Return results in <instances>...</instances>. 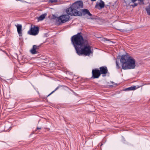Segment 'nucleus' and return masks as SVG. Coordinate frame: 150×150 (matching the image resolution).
Segmentation results:
<instances>
[{
    "instance_id": "1",
    "label": "nucleus",
    "mask_w": 150,
    "mask_h": 150,
    "mask_svg": "<svg viewBox=\"0 0 150 150\" xmlns=\"http://www.w3.org/2000/svg\"><path fill=\"white\" fill-rule=\"evenodd\" d=\"M81 33H78L71 38V40L76 51L77 53L79 55H83L89 56L93 54V50L88 44L87 41L84 40Z\"/></svg>"
},
{
    "instance_id": "2",
    "label": "nucleus",
    "mask_w": 150,
    "mask_h": 150,
    "mask_svg": "<svg viewBox=\"0 0 150 150\" xmlns=\"http://www.w3.org/2000/svg\"><path fill=\"white\" fill-rule=\"evenodd\" d=\"M120 62L122 68L124 70L134 69L136 67L135 60L128 55H122Z\"/></svg>"
},
{
    "instance_id": "3",
    "label": "nucleus",
    "mask_w": 150,
    "mask_h": 150,
    "mask_svg": "<svg viewBox=\"0 0 150 150\" xmlns=\"http://www.w3.org/2000/svg\"><path fill=\"white\" fill-rule=\"evenodd\" d=\"M83 3L82 1H76L66 9V13L71 16H80L81 15V13L79 11L83 8Z\"/></svg>"
},
{
    "instance_id": "4",
    "label": "nucleus",
    "mask_w": 150,
    "mask_h": 150,
    "mask_svg": "<svg viewBox=\"0 0 150 150\" xmlns=\"http://www.w3.org/2000/svg\"><path fill=\"white\" fill-rule=\"evenodd\" d=\"M70 18L69 15H63L57 18L58 21L61 23H64L69 21Z\"/></svg>"
},
{
    "instance_id": "5",
    "label": "nucleus",
    "mask_w": 150,
    "mask_h": 150,
    "mask_svg": "<svg viewBox=\"0 0 150 150\" xmlns=\"http://www.w3.org/2000/svg\"><path fill=\"white\" fill-rule=\"evenodd\" d=\"M39 28L38 27L34 26L31 27L30 29L28 31V33L30 35H35L39 33Z\"/></svg>"
},
{
    "instance_id": "6",
    "label": "nucleus",
    "mask_w": 150,
    "mask_h": 150,
    "mask_svg": "<svg viewBox=\"0 0 150 150\" xmlns=\"http://www.w3.org/2000/svg\"><path fill=\"white\" fill-rule=\"evenodd\" d=\"M92 76L91 78L93 79L98 78L101 75L99 70L98 69L92 70Z\"/></svg>"
},
{
    "instance_id": "7",
    "label": "nucleus",
    "mask_w": 150,
    "mask_h": 150,
    "mask_svg": "<svg viewBox=\"0 0 150 150\" xmlns=\"http://www.w3.org/2000/svg\"><path fill=\"white\" fill-rule=\"evenodd\" d=\"M40 46L34 45L33 46L32 48L30 50V52L33 54H35L37 53V50L39 49Z\"/></svg>"
},
{
    "instance_id": "8",
    "label": "nucleus",
    "mask_w": 150,
    "mask_h": 150,
    "mask_svg": "<svg viewBox=\"0 0 150 150\" xmlns=\"http://www.w3.org/2000/svg\"><path fill=\"white\" fill-rule=\"evenodd\" d=\"M100 74H106L108 71L107 67L106 66H103L100 67Z\"/></svg>"
},
{
    "instance_id": "9",
    "label": "nucleus",
    "mask_w": 150,
    "mask_h": 150,
    "mask_svg": "<svg viewBox=\"0 0 150 150\" xmlns=\"http://www.w3.org/2000/svg\"><path fill=\"white\" fill-rule=\"evenodd\" d=\"M16 26L17 28V32L19 36H22V26L21 25L18 24L17 25H16Z\"/></svg>"
},
{
    "instance_id": "10",
    "label": "nucleus",
    "mask_w": 150,
    "mask_h": 150,
    "mask_svg": "<svg viewBox=\"0 0 150 150\" xmlns=\"http://www.w3.org/2000/svg\"><path fill=\"white\" fill-rule=\"evenodd\" d=\"M99 6L100 8H103L105 6V4L104 3L103 1L102 0H100V2L99 4H96L95 7L96 8L97 7V6Z\"/></svg>"
},
{
    "instance_id": "11",
    "label": "nucleus",
    "mask_w": 150,
    "mask_h": 150,
    "mask_svg": "<svg viewBox=\"0 0 150 150\" xmlns=\"http://www.w3.org/2000/svg\"><path fill=\"white\" fill-rule=\"evenodd\" d=\"M137 89L136 87L135 86H131L126 88L125 89V90L126 91H130L134 90Z\"/></svg>"
},
{
    "instance_id": "12",
    "label": "nucleus",
    "mask_w": 150,
    "mask_h": 150,
    "mask_svg": "<svg viewBox=\"0 0 150 150\" xmlns=\"http://www.w3.org/2000/svg\"><path fill=\"white\" fill-rule=\"evenodd\" d=\"M46 14H43L41 15L38 18V21H41L46 16Z\"/></svg>"
},
{
    "instance_id": "13",
    "label": "nucleus",
    "mask_w": 150,
    "mask_h": 150,
    "mask_svg": "<svg viewBox=\"0 0 150 150\" xmlns=\"http://www.w3.org/2000/svg\"><path fill=\"white\" fill-rule=\"evenodd\" d=\"M82 11L85 13L88 14L90 16H92V14L90 13L89 10L87 9L83 10Z\"/></svg>"
},
{
    "instance_id": "14",
    "label": "nucleus",
    "mask_w": 150,
    "mask_h": 150,
    "mask_svg": "<svg viewBox=\"0 0 150 150\" xmlns=\"http://www.w3.org/2000/svg\"><path fill=\"white\" fill-rule=\"evenodd\" d=\"M146 11L147 12V14L150 15V4L146 8Z\"/></svg>"
},
{
    "instance_id": "15",
    "label": "nucleus",
    "mask_w": 150,
    "mask_h": 150,
    "mask_svg": "<svg viewBox=\"0 0 150 150\" xmlns=\"http://www.w3.org/2000/svg\"><path fill=\"white\" fill-rule=\"evenodd\" d=\"M116 63L117 68V69H119L120 67L119 63L117 62V61H116Z\"/></svg>"
},
{
    "instance_id": "16",
    "label": "nucleus",
    "mask_w": 150,
    "mask_h": 150,
    "mask_svg": "<svg viewBox=\"0 0 150 150\" xmlns=\"http://www.w3.org/2000/svg\"><path fill=\"white\" fill-rule=\"evenodd\" d=\"M59 88V87L58 86L54 90V91H52L50 94L48 96H50V95H51V94H52V93H53L56 90H57V89H58Z\"/></svg>"
},
{
    "instance_id": "17",
    "label": "nucleus",
    "mask_w": 150,
    "mask_h": 150,
    "mask_svg": "<svg viewBox=\"0 0 150 150\" xmlns=\"http://www.w3.org/2000/svg\"><path fill=\"white\" fill-rule=\"evenodd\" d=\"M57 1V0H50V1L51 3L56 2Z\"/></svg>"
},
{
    "instance_id": "18",
    "label": "nucleus",
    "mask_w": 150,
    "mask_h": 150,
    "mask_svg": "<svg viewBox=\"0 0 150 150\" xmlns=\"http://www.w3.org/2000/svg\"><path fill=\"white\" fill-rule=\"evenodd\" d=\"M41 129V127H37L35 131H36L37 130H38V129Z\"/></svg>"
},
{
    "instance_id": "19",
    "label": "nucleus",
    "mask_w": 150,
    "mask_h": 150,
    "mask_svg": "<svg viewBox=\"0 0 150 150\" xmlns=\"http://www.w3.org/2000/svg\"><path fill=\"white\" fill-rule=\"evenodd\" d=\"M137 3H136V4H134V6H137Z\"/></svg>"
},
{
    "instance_id": "20",
    "label": "nucleus",
    "mask_w": 150,
    "mask_h": 150,
    "mask_svg": "<svg viewBox=\"0 0 150 150\" xmlns=\"http://www.w3.org/2000/svg\"><path fill=\"white\" fill-rule=\"evenodd\" d=\"M103 145V144L102 143H101V144H100V146H102V145Z\"/></svg>"
},
{
    "instance_id": "21",
    "label": "nucleus",
    "mask_w": 150,
    "mask_h": 150,
    "mask_svg": "<svg viewBox=\"0 0 150 150\" xmlns=\"http://www.w3.org/2000/svg\"><path fill=\"white\" fill-rule=\"evenodd\" d=\"M91 0L92 1H96V0Z\"/></svg>"
},
{
    "instance_id": "22",
    "label": "nucleus",
    "mask_w": 150,
    "mask_h": 150,
    "mask_svg": "<svg viewBox=\"0 0 150 150\" xmlns=\"http://www.w3.org/2000/svg\"><path fill=\"white\" fill-rule=\"evenodd\" d=\"M118 30H120V29H118Z\"/></svg>"
},
{
    "instance_id": "23",
    "label": "nucleus",
    "mask_w": 150,
    "mask_h": 150,
    "mask_svg": "<svg viewBox=\"0 0 150 150\" xmlns=\"http://www.w3.org/2000/svg\"><path fill=\"white\" fill-rule=\"evenodd\" d=\"M105 40H107V39H104Z\"/></svg>"
}]
</instances>
